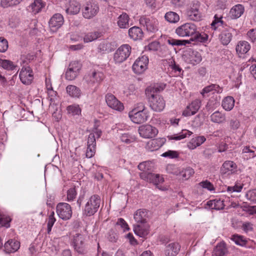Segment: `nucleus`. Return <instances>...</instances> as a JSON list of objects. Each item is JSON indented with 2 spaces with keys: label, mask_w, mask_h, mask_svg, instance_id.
I'll list each match as a JSON object with an SVG mask.
<instances>
[{
  "label": "nucleus",
  "mask_w": 256,
  "mask_h": 256,
  "mask_svg": "<svg viewBox=\"0 0 256 256\" xmlns=\"http://www.w3.org/2000/svg\"><path fill=\"white\" fill-rule=\"evenodd\" d=\"M67 110L69 113L72 114L73 115L79 114L81 112L78 106H70L68 107Z\"/></svg>",
  "instance_id": "59"
},
{
  "label": "nucleus",
  "mask_w": 256,
  "mask_h": 256,
  "mask_svg": "<svg viewBox=\"0 0 256 256\" xmlns=\"http://www.w3.org/2000/svg\"><path fill=\"white\" fill-rule=\"evenodd\" d=\"M0 66L7 70H14L16 66L10 60L0 58Z\"/></svg>",
  "instance_id": "49"
},
{
  "label": "nucleus",
  "mask_w": 256,
  "mask_h": 256,
  "mask_svg": "<svg viewBox=\"0 0 256 256\" xmlns=\"http://www.w3.org/2000/svg\"><path fill=\"white\" fill-rule=\"evenodd\" d=\"M161 156L163 157H168L170 158H174L178 156V154L176 151L170 150L163 153Z\"/></svg>",
  "instance_id": "64"
},
{
  "label": "nucleus",
  "mask_w": 256,
  "mask_h": 256,
  "mask_svg": "<svg viewBox=\"0 0 256 256\" xmlns=\"http://www.w3.org/2000/svg\"><path fill=\"white\" fill-rule=\"evenodd\" d=\"M82 64L79 62H72L66 72V78L68 80H74L78 76Z\"/></svg>",
  "instance_id": "12"
},
{
  "label": "nucleus",
  "mask_w": 256,
  "mask_h": 256,
  "mask_svg": "<svg viewBox=\"0 0 256 256\" xmlns=\"http://www.w3.org/2000/svg\"><path fill=\"white\" fill-rule=\"evenodd\" d=\"M56 212L59 218L64 220H70L72 216V208L66 202L58 203L56 207Z\"/></svg>",
  "instance_id": "8"
},
{
  "label": "nucleus",
  "mask_w": 256,
  "mask_h": 256,
  "mask_svg": "<svg viewBox=\"0 0 256 256\" xmlns=\"http://www.w3.org/2000/svg\"><path fill=\"white\" fill-rule=\"evenodd\" d=\"M102 36V33L98 31L89 32L84 36V42H92L100 38Z\"/></svg>",
  "instance_id": "45"
},
{
  "label": "nucleus",
  "mask_w": 256,
  "mask_h": 256,
  "mask_svg": "<svg viewBox=\"0 0 256 256\" xmlns=\"http://www.w3.org/2000/svg\"><path fill=\"white\" fill-rule=\"evenodd\" d=\"M8 48V42L7 40L2 37L0 38V52H5Z\"/></svg>",
  "instance_id": "61"
},
{
  "label": "nucleus",
  "mask_w": 256,
  "mask_h": 256,
  "mask_svg": "<svg viewBox=\"0 0 256 256\" xmlns=\"http://www.w3.org/2000/svg\"><path fill=\"white\" fill-rule=\"evenodd\" d=\"M192 134V132L188 130H184L176 134L170 136H168L169 140H182L187 136H190Z\"/></svg>",
  "instance_id": "48"
},
{
  "label": "nucleus",
  "mask_w": 256,
  "mask_h": 256,
  "mask_svg": "<svg viewBox=\"0 0 256 256\" xmlns=\"http://www.w3.org/2000/svg\"><path fill=\"white\" fill-rule=\"evenodd\" d=\"M165 20L170 23L175 24L180 20V16L176 12L170 11L164 16Z\"/></svg>",
  "instance_id": "47"
},
{
  "label": "nucleus",
  "mask_w": 256,
  "mask_h": 256,
  "mask_svg": "<svg viewBox=\"0 0 256 256\" xmlns=\"http://www.w3.org/2000/svg\"><path fill=\"white\" fill-rule=\"evenodd\" d=\"M86 236L80 233L73 236L71 244L74 250L79 254H84L86 252Z\"/></svg>",
  "instance_id": "4"
},
{
  "label": "nucleus",
  "mask_w": 256,
  "mask_h": 256,
  "mask_svg": "<svg viewBox=\"0 0 256 256\" xmlns=\"http://www.w3.org/2000/svg\"><path fill=\"white\" fill-rule=\"evenodd\" d=\"M138 168L142 172H150L154 168V164L151 161L143 162L138 165Z\"/></svg>",
  "instance_id": "46"
},
{
  "label": "nucleus",
  "mask_w": 256,
  "mask_h": 256,
  "mask_svg": "<svg viewBox=\"0 0 256 256\" xmlns=\"http://www.w3.org/2000/svg\"><path fill=\"white\" fill-rule=\"evenodd\" d=\"M194 36L196 41L200 42H206L208 38L207 34L205 33L200 34L197 30L196 34H195Z\"/></svg>",
  "instance_id": "55"
},
{
  "label": "nucleus",
  "mask_w": 256,
  "mask_h": 256,
  "mask_svg": "<svg viewBox=\"0 0 256 256\" xmlns=\"http://www.w3.org/2000/svg\"><path fill=\"white\" fill-rule=\"evenodd\" d=\"M148 58L147 56H142L134 62L132 65V70L134 73L141 74L148 68Z\"/></svg>",
  "instance_id": "15"
},
{
  "label": "nucleus",
  "mask_w": 256,
  "mask_h": 256,
  "mask_svg": "<svg viewBox=\"0 0 256 256\" xmlns=\"http://www.w3.org/2000/svg\"><path fill=\"white\" fill-rule=\"evenodd\" d=\"M148 211L146 209L138 210L134 214V218L137 224L147 223Z\"/></svg>",
  "instance_id": "23"
},
{
  "label": "nucleus",
  "mask_w": 256,
  "mask_h": 256,
  "mask_svg": "<svg viewBox=\"0 0 256 256\" xmlns=\"http://www.w3.org/2000/svg\"><path fill=\"white\" fill-rule=\"evenodd\" d=\"M221 34L219 36V38L221 42L224 45L228 44L232 40V34L230 32V27L227 25L224 28H222Z\"/></svg>",
  "instance_id": "27"
},
{
  "label": "nucleus",
  "mask_w": 256,
  "mask_h": 256,
  "mask_svg": "<svg viewBox=\"0 0 256 256\" xmlns=\"http://www.w3.org/2000/svg\"><path fill=\"white\" fill-rule=\"evenodd\" d=\"M200 185L202 188H206L210 191L213 190L214 189L213 184L207 180L200 182Z\"/></svg>",
  "instance_id": "63"
},
{
  "label": "nucleus",
  "mask_w": 256,
  "mask_h": 256,
  "mask_svg": "<svg viewBox=\"0 0 256 256\" xmlns=\"http://www.w3.org/2000/svg\"><path fill=\"white\" fill-rule=\"evenodd\" d=\"M180 246L178 242H171L166 246L164 250L166 256H176L180 250Z\"/></svg>",
  "instance_id": "29"
},
{
  "label": "nucleus",
  "mask_w": 256,
  "mask_h": 256,
  "mask_svg": "<svg viewBox=\"0 0 256 256\" xmlns=\"http://www.w3.org/2000/svg\"><path fill=\"white\" fill-rule=\"evenodd\" d=\"M10 217L0 210V224L2 226L8 228L10 226V222H11Z\"/></svg>",
  "instance_id": "51"
},
{
  "label": "nucleus",
  "mask_w": 256,
  "mask_h": 256,
  "mask_svg": "<svg viewBox=\"0 0 256 256\" xmlns=\"http://www.w3.org/2000/svg\"><path fill=\"white\" fill-rule=\"evenodd\" d=\"M165 142L164 138H154L148 141L146 144V148L152 152L158 150Z\"/></svg>",
  "instance_id": "24"
},
{
  "label": "nucleus",
  "mask_w": 256,
  "mask_h": 256,
  "mask_svg": "<svg viewBox=\"0 0 256 256\" xmlns=\"http://www.w3.org/2000/svg\"><path fill=\"white\" fill-rule=\"evenodd\" d=\"M99 6L98 4L90 0L86 2L82 8L83 16L86 19H90L94 17L99 12Z\"/></svg>",
  "instance_id": "6"
},
{
  "label": "nucleus",
  "mask_w": 256,
  "mask_h": 256,
  "mask_svg": "<svg viewBox=\"0 0 256 256\" xmlns=\"http://www.w3.org/2000/svg\"><path fill=\"white\" fill-rule=\"evenodd\" d=\"M139 22L149 32H154L158 30V21L155 18L143 16L140 18Z\"/></svg>",
  "instance_id": "11"
},
{
  "label": "nucleus",
  "mask_w": 256,
  "mask_h": 256,
  "mask_svg": "<svg viewBox=\"0 0 256 256\" xmlns=\"http://www.w3.org/2000/svg\"><path fill=\"white\" fill-rule=\"evenodd\" d=\"M44 6L45 4L42 0H34L29 6V9L36 14L40 12Z\"/></svg>",
  "instance_id": "42"
},
{
  "label": "nucleus",
  "mask_w": 256,
  "mask_h": 256,
  "mask_svg": "<svg viewBox=\"0 0 256 256\" xmlns=\"http://www.w3.org/2000/svg\"><path fill=\"white\" fill-rule=\"evenodd\" d=\"M102 135V131L94 128L89 134L87 139V148L86 156L87 158H91L94 156L96 150V139L99 138Z\"/></svg>",
  "instance_id": "3"
},
{
  "label": "nucleus",
  "mask_w": 256,
  "mask_h": 256,
  "mask_svg": "<svg viewBox=\"0 0 256 256\" xmlns=\"http://www.w3.org/2000/svg\"><path fill=\"white\" fill-rule=\"evenodd\" d=\"M200 2L196 1L192 2L190 8L186 12L187 18L193 21H200L202 20V15L200 11Z\"/></svg>",
  "instance_id": "10"
},
{
  "label": "nucleus",
  "mask_w": 256,
  "mask_h": 256,
  "mask_svg": "<svg viewBox=\"0 0 256 256\" xmlns=\"http://www.w3.org/2000/svg\"><path fill=\"white\" fill-rule=\"evenodd\" d=\"M77 194V192L75 187L70 188L67 192V200L72 202L74 200Z\"/></svg>",
  "instance_id": "57"
},
{
  "label": "nucleus",
  "mask_w": 256,
  "mask_h": 256,
  "mask_svg": "<svg viewBox=\"0 0 256 256\" xmlns=\"http://www.w3.org/2000/svg\"><path fill=\"white\" fill-rule=\"evenodd\" d=\"M210 120L214 123L220 124L226 122V118L224 114L219 111H216L210 115Z\"/></svg>",
  "instance_id": "38"
},
{
  "label": "nucleus",
  "mask_w": 256,
  "mask_h": 256,
  "mask_svg": "<svg viewBox=\"0 0 256 256\" xmlns=\"http://www.w3.org/2000/svg\"><path fill=\"white\" fill-rule=\"evenodd\" d=\"M194 173V170L188 167L184 169H180V174L178 176H182V180H187L190 178Z\"/></svg>",
  "instance_id": "50"
},
{
  "label": "nucleus",
  "mask_w": 256,
  "mask_h": 256,
  "mask_svg": "<svg viewBox=\"0 0 256 256\" xmlns=\"http://www.w3.org/2000/svg\"><path fill=\"white\" fill-rule=\"evenodd\" d=\"M228 254V250L226 243L224 241L220 242L214 247L212 256H226Z\"/></svg>",
  "instance_id": "22"
},
{
  "label": "nucleus",
  "mask_w": 256,
  "mask_h": 256,
  "mask_svg": "<svg viewBox=\"0 0 256 256\" xmlns=\"http://www.w3.org/2000/svg\"><path fill=\"white\" fill-rule=\"evenodd\" d=\"M106 102L108 106L119 112H122L124 109V106L122 102L118 100L116 97L112 94H107L105 96Z\"/></svg>",
  "instance_id": "18"
},
{
  "label": "nucleus",
  "mask_w": 256,
  "mask_h": 256,
  "mask_svg": "<svg viewBox=\"0 0 256 256\" xmlns=\"http://www.w3.org/2000/svg\"><path fill=\"white\" fill-rule=\"evenodd\" d=\"M140 177L142 180L153 183L160 190H164L162 186H158L159 184L164 182V178L160 177V174L152 172H142L140 174Z\"/></svg>",
  "instance_id": "14"
},
{
  "label": "nucleus",
  "mask_w": 256,
  "mask_h": 256,
  "mask_svg": "<svg viewBox=\"0 0 256 256\" xmlns=\"http://www.w3.org/2000/svg\"><path fill=\"white\" fill-rule=\"evenodd\" d=\"M128 116L131 120L135 124H142L146 122L148 118V111L138 112L132 110L128 113Z\"/></svg>",
  "instance_id": "17"
},
{
  "label": "nucleus",
  "mask_w": 256,
  "mask_h": 256,
  "mask_svg": "<svg viewBox=\"0 0 256 256\" xmlns=\"http://www.w3.org/2000/svg\"><path fill=\"white\" fill-rule=\"evenodd\" d=\"M104 78V75L103 72L94 70L86 74L84 80L90 86H93L94 84H100Z\"/></svg>",
  "instance_id": "9"
},
{
  "label": "nucleus",
  "mask_w": 256,
  "mask_h": 256,
  "mask_svg": "<svg viewBox=\"0 0 256 256\" xmlns=\"http://www.w3.org/2000/svg\"><path fill=\"white\" fill-rule=\"evenodd\" d=\"M100 198L96 194L91 196L85 204L82 214L86 216H91L94 215L98 211L100 206Z\"/></svg>",
  "instance_id": "2"
},
{
  "label": "nucleus",
  "mask_w": 256,
  "mask_h": 256,
  "mask_svg": "<svg viewBox=\"0 0 256 256\" xmlns=\"http://www.w3.org/2000/svg\"><path fill=\"white\" fill-rule=\"evenodd\" d=\"M120 138L122 142L126 144H130L134 140V138L132 136L128 133L122 134L121 135Z\"/></svg>",
  "instance_id": "58"
},
{
  "label": "nucleus",
  "mask_w": 256,
  "mask_h": 256,
  "mask_svg": "<svg viewBox=\"0 0 256 256\" xmlns=\"http://www.w3.org/2000/svg\"><path fill=\"white\" fill-rule=\"evenodd\" d=\"M244 8L242 4H236L231 8L229 13L230 16L232 19H237L244 14Z\"/></svg>",
  "instance_id": "32"
},
{
  "label": "nucleus",
  "mask_w": 256,
  "mask_h": 256,
  "mask_svg": "<svg viewBox=\"0 0 256 256\" xmlns=\"http://www.w3.org/2000/svg\"><path fill=\"white\" fill-rule=\"evenodd\" d=\"M166 41L169 44L172 46H182L185 45L186 43H188V40H176L172 38H169Z\"/></svg>",
  "instance_id": "56"
},
{
  "label": "nucleus",
  "mask_w": 256,
  "mask_h": 256,
  "mask_svg": "<svg viewBox=\"0 0 256 256\" xmlns=\"http://www.w3.org/2000/svg\"><path fill=\"white\" fill-rule=\"evenodd\" d=\"M19 77L22 84H30L34 80V74L30 66H23L19 74Z\"/></svg>",
  "instance_id": "16"
},
{
  "label": "nucleus",
  "mask_w": 256,
  "mask_h": 256,
  "mask_svg": "<svg viewBox=\"0 0 256 256\" xmlns=\"http://www.w3.org/2000/svg\"><path fill=\"white\" fill-rule=\"evenodd\" d=\"M23 0H1L0 6L4 8L14 7L19 4Z\"/></svg>",
  "instance_id": "52"
},
{
  "label": "nucleus",
  "mask_w": 256,
  "mask_h": 256,
  "mask_svg": "<svg viewBox=\"0 0 256 256\" xmlns=\"http://www.w3.org/2000/svg\"><path fill=\"white\" fill-rule=\"evenodd\" d=\"M184 57L186 62L192 65H196L202 61V56L200 52L190 50L184 54Z\"/></svg>",
  "instance_id": "20"
},
{
  "label": "nucleus",
  "mask_w": 256,
  "mask_h": 256,
  "mask_svg": "<svg viewBox=\"0 0 256 256\" xmlns=\"http://www.w3.org/2000/svg\"><path fill=\"white\" fill-rule=\"evenodd\" d=\"M234 103L235 100L234 98L231 96H228L223 99L222 106L226 110L230 111L234 108Z\"/></svg>",
  "instance_id": "41"
},
{
  "label": "nucleus",
  "mask_w": 256,
  "mask_h": 256,
  "mask_svg": "<svg viewBox=\"0 0 256 256\" xmlns=\"http://www.w3.org/2000/svg\"><path fill=\"white\" fill-rule=\"evenodd\" d=\"M237 166L233 161L227 160L224 162L220 169L223 174L230 175L234 172Z\"/></svg>",
  "instance_id": "25"
},
{
  "label": "nucleus",
  "mask_w": 256,
  "mask_h": 256,
  "mask_svg": "<svg viewBox=\"0 0 256 256\" xmlns=\"http://www.w3.org/2000/svg\"><path fill=\"white\" fill-rule=\"evenodd\" d=\"M140 136L144 138H152L158 134V129L150 124H144L140 126L138 130Z\"/></svg>",
  "instance_id": "13"
},
{
  "label": "nucleus",
  "mask_w": 256,
  "mask_h": 256,
  "mask_svg": "<svg viewBox=\"0 0 256 256\" xmlns=\"http://www.w3.org/2000/svg\"><path fill=\"white\" fill-rule=\"evenodd\" d=\"M200 106V100H196L186 106L182 112V115L185 116H189L194 115L198 110Z\"/></svg>",
  "instance_id": "21"
},
{
  "label": "nucleus",
  "mask_w": 256,
  "mask_h": 256,
  "mask_svg": "<svg viewBox=\"0 0 256 256\" xmlns=\"http://www.w3.org/2000/svg\"><path fill=\"white\" fill-rule=\"evenodd\" d=\"M143 32L138 26H133L128 30V35L130 38L134 40H141L143 37Z\"/></svg>",
  "instance_id": "34"
},
{
  "label": "nucleus",
  "mask_w": 256,
  "mask_h": 256,
  "mask_svg": "<svg viewBox=\"0 0 256 256\" xmlns=\"http://www.w3.org/2000/svg\"><path fill=\"white\" fill-rule=\"evenodd\" d=\"M250 48V46L246 41H240L236 46V52L239 54H244L248 52Z\"/></svg>",
  "instance_id": "36"
},
{
  "label": "nucleus",
  "mask_w": 256,
  "mask_h": 256,
  "mask_svg": "<svg viewBox=\"0 0 256 256\" xmlns=\"http://www.w3.org/2000/svg\"><path fill=\"white\" fill-rule=\"evenodd\" d=\"M168 64V68H170L174 72V76H179L182 72H183L182 68L179 66V65L176 64L174 59L171 58L168 60H166Z\"/></svg>",
  "instance_id": "40"
},
{
  "label": "nucleus",
  "mask_w": 256,
  "mask_h": 256,
  "mask_svg": "<svg viewBox=\"0 0 256 256\" xmlns=\"http://www.w3.org/2000/svg\"><path fill=\"white\" fill-rule=\"evenodd\" d=\"M134 231L136 234L145 238L149 233V226L146 223L136 224L134 226Z\"/></svg>",
  "instance_id": "26"
},
{
  "label": "nucleus",
  "mask_w": 256,
  "mask_h": 256,
  "mask_svg": "<svg viewBox=\"0 0 256 256\" xmlns=\"http://www.w3.org/2000/svg\"><path fill=\"white\" fill-rule=\"evenodd\" d=\"M20 246V243L16 240H10L4 245V248L6 253H12L17 251Z\"/></svg>",
  "instance_id": "28"
},
{
  "label": "nucleus",
  "mask_w": 256,
  "mask_h": 256,
  "mask_svg": "<svg viewBox=\"0 0 256 256\" xmlns=\"http://www.w3.org/2000/svg\"><path fill=\"white\" fill-rule=\"evenodd\" d=\"M222 16H218L217 14L214 16V20L211 24V28L212 30H216L218 29L219 30H222V28L226 26V24L222 20Z\"/></svg>",
  "instance_id": "35"
},
{
  "label": "nucleus",
  "mask_w": 256,
  "mask_h": 256,
  "mask_svg": "<svg viewBox=\"0 0 256 256\" xmlns=\"http://www.w3.org/2000/svg\"><path fill=\"white\" fill-rule=\"evenodd\" d=\"M197 26L192 22H186L178 26L175 30L176 34L180 37L194 36L196 32Z\"/></svg>",
  "instance_id": "5"
},
{
  "label": "nucleus",
  "mask_w": 256,
  "mask_h": 256,
  "mask_svg": "<svg viewBox=\"0 0 256 256\" xmlns=\"http://www.w3.org/2000/svg\"><path fill=\"white\" fill-rule=\"evenodd\" d=\"M166 170L168 173L176 176H178L180 174V168L172 164H168L166 167Z\"/></svg>",
  "instance_id": "54"
},
{
  "label": "nucleus",
  "mask_w": 256,
  "mask_h": 256,
  "mask_svg": "<svg viewBox=\"0 0 256 256\" xmlns=\"http://www.w3.org/2000/svg\"><path fill=\"white\" fill-rule=\"evenodd\" d=\"M116 224L120 226L124 232L129 230V227L128 224L122 218H118Z\"/></svg>",
  "instance_id": "62"
},
{
  "label": "nucleus",
  "mask_w": 256,
  "mask_h": 256,
  "mask_svg": "<svg viewBox=\"0 0 256 256\" xmlns=\"http://www.w3.org/2000/svg\"><path fill=\"white\" fill-rule=\"evenodd\" d=\"M130 17L126 12H122L120 14L117 20V25L120 28H128L130 26Z\"/></svg>",
  "instance_id": "33"
},
{
  "label": "nucleus",
  "mask_w": 256,
  "mask_h": 256,
  "mask_svg": "<svg viewBox=\"0 0 256 256\" xmlns=\"http://www.w3.org/2000/svg\"><path fill=\"white\" fill-rule=\"evenodd\" d=\"M164 86L148 88L146 90V94L148 96L150 106L154 112H160L166 106L164 98L155 92H159L164 88Z\"/></svg>",
  "instance_id": "1"
},
{
  "label": "nucleus",
  "mask_w": 256,
  "mask_h": 256,
  "mask_svg": "<svg viewBox=\"0 0 256 256\" xmlns=\"http://www.w3.org/2000/svg\"><path fill=\"white\" fill-rule=\"evenodd\" d=\"M230 240L238 246L244 248L248 247V239L244 236L238 234H234L231 236Z\"/></svg>",
  "instance_id": "31"
},
{
  "label": "nucleus",
  "mask_w": 256,
  "mask_h": 256,
  "mask_svg": "<svg viewBox=\"0 0 256 256\" xmlns=\"http://www.w3.org/2000/svg\"><path fill=\"white\" fill-rule=\"evenodd\" d=\"M212 91H215L218 93H220L222 92V90L218 85L216 84H212L205 86L202 90L200 94H202L203 97H205L206 96V94Z\"/></svg>",
  "instance_id": "43"
},
{
  "label": "nucleus",
  "mask_w": 256,
  "mask_h": 256,
  "mask_svg": "<svg viewBox=\"0 0 256 256\" xmlns=\"http://www.w3.org/2000/svg\"><path fill=\"white\" fill-rule=\"evenodd\" d=\"M66 92L72 98H79L81 96L80 88L74 85H68L66 88Z\"/></svg>",
  "instance_id": "44"
},
{
  "label": "nucleus",
  "mask_w": 256,
  "mask_h": 256,
  "mask_svg": "<svg viewBox=\"0 0 256 256\" xmlns=\"http://www.w3.org/2000/svg\"><path fill=\"white\" fill-rule=\"evenodd\" d=\"M80 6L79 2L76 0H70L69 6L66 9V12L70 14H76L80 12Z\"/></svg>",
  "instance_id": "39"
},
{
  "label": "nucleus",
  "mask_w": 256,
  "mask_h": 256,
  "mask_svg": "<svg viewBox=\"0 0 256 256\" xmlns=\"http://www.w3.org/2000/svg\"><path fill=\"white\" fill-rule=\"evenodd\" d=\"M35 56L33 54H28L26 56H23L21 58L22 62L26 66L31 61L34 60Z\"/></svg>",
  "instance_id": "60"
},
{
  "label": "nucleus",
  "mask_w": 256,
  "mask_h": 256,
  "mask_svg": "<svg viewBox=\"0 0 256 256\" xmlns=\"http://www.w3.org/2000/svg\"><path fill=\"white\" fill-rule=\"evenodd\" d=\"M64 18L60 14H55L50 18L48 24L51 31L54 32L60 28L64 24Z\"/></svg>",
  "instance_id": "19"
},
{
  "label": "nucleus",
  "mask_w": 256,
  "mask_h": 256,
  "mask_svg": "<svg viewBox=\"0 0 256 256\" xmlns=\"http://www.w3.org/2000/svg\"><path fill=\"white\" fill-rule=\"evenodd\" d=\"M56 221V219L54 217V211L52 212L48 219L46 220L47 222V232L50 234L51 232L52 228Z\"/></svg>",
  "instance_id": "53"
},
{
  "label": "nucleus",
  "mask_w": 256,
  "mask_h": 256,
  "mask_svg": "<svg viewBox=\"0 0 256 256\" xmlns=\"http://www.w3.org/2000/svg\"><path fill=\"white\" fill-rule=\"evenodd\" d=\"M206 204L209 208L216 210H222L224 206V200L220 198L210 200L207 202Z\"/></svg>",
  "instance_id": "37"
},
{
  "label": "nucleus",
  "mask_w": 256,
  "mask_h": 256,
  "mask_svg": "<svg viewBox=\"0 0 256 256\" xmlns=\"http://www.w3.org/2000/svg\"><path fill=\"white\" fill-rule=\"evenodd\" d=\"M114 49L115 46L114 44L104 40L99 44L98 52L101 54H106L114 51Z\"/></svg>",
  "instance_id": "30"
},
{
  "label": "nucleus",
  "mask_w": 256,
  "mask_h": 256,
  "mask_svg": "<svg viewBox=\"0 0 256 256\" xmlns=\"http://www.w3.org/2000/svg\"><path fill=\"white\" fill-rule=\"evenodd\" d=\"M131 51L132 48L129 44H122L114 54V60L115 62L120 64L125 61L130 56Z\"/></svg>",
  "instance_id": "7"
}]
</instances>
